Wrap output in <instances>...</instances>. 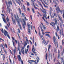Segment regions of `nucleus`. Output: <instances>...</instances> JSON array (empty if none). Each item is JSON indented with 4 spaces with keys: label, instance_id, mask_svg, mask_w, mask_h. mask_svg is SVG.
<instances>
[{
    "label": "nucleus",
    "instance_id": "f257e3e1",
    "mask_svg": "<svg viewBox=\"0 0 64 64\" xmlns=\"http://www.w3.org/2000/svg\"><path fill=\"white\" fill-rule=\"evenodd\" d=\"M16 14H14V18L15 20H16L17 23H18L19 26L20 27V30H22V26H21V25L20 23V22H22V18H19V16H18V14H17V12H16Z\"/></svg>",
    "mask_w": 64,
    "mask_h": 64
},
{
    "label": "nucleus",
    "instance_id": "f03ea898",
    "mask_svg": "<svg viewBox=\"0 0 64 64\" xmlns=\"http://www.w3.org/2000/svg\"><path fill=\"white\" fill-rule=\"evenodd\" d=\"M53 41H54V44L55 46H56V48H58V42L57 41V40H56L55 36H53Z\"/></svg>",
    "mask_w": 64,
    "mask_h": 64
},
{
    "label": "nucleus",
    "instance_id": "7ed1b4c3",
    "mask_svg": "<svg viewBox=\"0 0 64 64\" xmlns=\"http://www.w3.org/2000/svg\"><path fill=\"white\" fill-rule=\"evenodd\" d=\"M54 20H55V22H51V23H50V24L52 26H55V25H57V20H56V18L54 19Z\"/></svg>",
    "mask_w": 64,
    "mask_h": 64
},
{
    "label": "nucleus",
    "instance_id": "20e7f679",
    "mask_svg": "<svg viewBox=\"0 0 64 64\" xmlns=\"http://www.w3.org/2000/svg\"><path fill=\"white\" fill-rule=\"evenodd\" d=\"M6 4L7 7L6 10H7V11H8V10L9 12V13H10V10H11V9L10 8V4H8L7 2L6 3Z\"/></svg>",
    "mask_w": 64,
    "mask_h": 64
},
{
    "label": "nucleus",
    "instance_id": "39448f33",
    "mask_svg": "<svg viewBox=\"0 0 64 64\" xmlns=\"http://www.w3.org/2000/svg\"><path fill=\"white\" fill-rule=\"evenodd\" d=\"M22 21L24 22V23L22 24V26L24 29L25 30V26H26V22L25 20H24V19H22Z\"/></svg>",
    "mask_w": 64,
    "mask_h": 64
},
{
    "label": "nucleus",
    "instance_id": "423d86ee",
    "mask_svg": "<svg viewBox=\"0 0 64 64\" xmlns=\"http://www.w3.org/2000/svg\"><path fill=\"white\" fill-rule=\"evenodd\" d=\"M22 21L24 22V23L22 24V26L24 29L25 30V26H26V22L25 20H24V19H22Z\"/></svg>",
    "mask_w": 64,
    "mask_h": 64
},
{
    "label": "nucleus",
    "instance_id": "0eeeda50",
    "mask_svg": "<svg viewBox=\"0 0 64 64\" xmlns=\"http://www.w3.org/2000/svg\"><path fill=\"white\" fill-rule=\"evenodd\" d=\"M45 18V19H47V17H46V15H45V14H44L43 15V17H42V18L43 19V20H44V21H45L47 23V24H49V23L48 22H47V21H46V20H45V19H44V18Z\"/></svg>",
    "mask_w": 64,
    "mask_h": 64
},
{
    "label": "nucleus",
    "instance_id": "6e6552de",
    "mask_svg": "<svg viewBox=\"0 0 64 64\" xmlns=\"http://www.w3.org/2000/svg\"><path fill=\"white\" fill-rule=\"evenodd\" d=\"M11 17L12 18H11V19H12V21L13 24L15 25H16V20H14V18H13L12 16Z\"/></svg>",
    "mask_w": 64,
    "mask_h": 64
},
{
    "label": "nucleus",
    "instance_id": "1a4fd4ad",
    "mask_svg": "<svg viewBox=\"0 0 64 64\" xmlns=\"http://www.w3.org/2000/svg\"><path fill=\"white\" fill-rule=\"evenodd\" d=\"M40 8V10L42 12H43V13H44L45 14H46V13L47 12H46V10L44 9L43 8H43H42V9H43V10H42V9L41 8Z\"/></svg>",
    "mask_w": 64,
    "mask_h": 64
},
{
    "label": "nucleus",
    "instance_id": "9d476101",
    "mask_svg": "<svg viewBox=\"0 0 64 64\" xmlns=\"http://www.w3.org/2000/svg\"><path fill=\"white\" fill-rule=\"evenodd\" d=\"M60 62L61 64H64V58H63V57H60Z\"/></svg>",
    "mask_w": 64,
    "mask_h": 64
},
{
    "label": "nucleus",
    "instance_id": "9b49d317",
    "mask_svg": "<svg viewBox=\"0 0 64 64\" xmlns=\"http://www.w3.org/2000/svg\"><path fill=\"white\" fill-rule=\"evenodd\" d=\"M48 58L50 60V54H51V58H52V55L51 54V52L50 51H48Z\"/></svg>",
    "mask_w": 64,
    "mask_h": 64
},
{
    "label": "nucleus",
    "instance_id": "f8f14e48",
    "mask_svg": "<svg viewBox=\"0 0 64 64\" xmlns=\"http://www.w3.org/2000/svg\"><path fill=\"white\" fill-rule=\"evenodd\" d=\"M53 0V3H54L56 5L54 6V7H56V8H57V6H58V4L57 3V2L55 1V0Z\"/></svg>",
    "mask_w": 64,
    "mask_h": 64
},
{
    "label": "nucleus",
    "instance_id": "ddd939ff",
    "mask_svg": "<svg viewBox=\"0 0 64 64\" xmlns=\"http://www.w3.org/2000/svg\"><path fill=\"white\" fill-rule=\"evenodd\" d=\"M4 35L5 36H6L8 34V32L6 31L5 30H4Z\"/></svg>",
    "mask_w": 64,
    "mask_h": 64
},
{
    "label": "nucleus",
    "instance_id": "4468645a",
    "mask_svg": "<svg viewBox=\"0 0 64 64\" xmlns=\"http://www.w3.org/2000/svg\"><path fill=\"white\" fill-rule=\"evenodd\" d=\"M60 50L59 49L58 50V59H60Z\"/></svg>",
    "mask_w": 64,
    "mask_h": 64
},
{
    "label": "nucleus",
    "instance_id": "2eb2a0df",
    "mask_svg": "<svg viewBox=\"0 0 64 64\" xmlns=\"http://www.w3.org/2000/svg\"><path fill=\"white\" fill-rule=\"evenodd\" d=\"M6 20L7 22H8L9 24V25H10V22L9 21V18H8V16H7V18H6Z\"/></svg>",
    "mask_w": 64,
    "mask_h": 64
},
{
    "label": "nucleus",
    "instance_id": "dca6fc26",
    "mask_svg": "<svg viewBox=\"0 0 64 64\" xmlns=\"http://www.w3.org/2000/svg\"><path fill=\"white\" fill-rule=\"evenodd\" d=\"M57 7L56 8V10L57 11H60V9L59 8V7L58 6H57Z\"/></svg>",
    "mask_w": 64,
    "mask_h": 64
},
{
    "label": "nucleus",
    "instance_id": "f3484780",
    "mask_svg": "<svg viewBox=\"0 0 64 64\" xmlns=\"http://www.w3.org/2000/svg\"><path fill=\"white\" fill-rule=\"evenodd\" d=\"M20 44H21V43L18 42V51L20 50Z\"/></svg>",
    "mask_w": 64,
    "mask_h": 64
},
{
    "label": "nucleus",
    "instance_id": "a211bd4d",
    "mask_svg": "<svg viewBox=\"0 0 64 64\" xmlns=\"http://www.w3.org/2000/svg\"><path fill=\"white\" fill-rule=\"evenodd\" d=\"M50 16H51V14H52V8L51 7H50Z\"/></svg>",
    "mask_w": 64,
    "mask_h": 64
},
{
    "label": "nucleus",
    "instance_id": "6ab92c4d",
    "mask_svg": "<svg viewBox=\"0 0 64 64\" xmlns=\"http://www.w3.org/2000/svg\"><path fill=\"white\" fill-rule=\"evenodd\" d=\"M33 47L32 49V52L34 54H36V53H37V52H35V51H33V50H34V46H33Z\"/></svg>",
    "mask_w": 64,
    "mask_h": 64
},
{
    "label": "nucleus",
    "instance_id": "aec40b11",
    "mask_svg": "<svg viewBox=\"0 0 64 64\" xmlns=\"http://www.w3.org/2000/svg\"><path fill=\"white\" fill-rule=\"evenodd\" d=\"M27 43L24 40V42L23 43V45H24V47H26V45H27Z\"/></svg>",
    "mask_w": 64,
    "mask_h": 64
},
{
    "label": "nucleus",
    "instance_id": "412c9836",
    "mask_svg": "<svg viewBox=\"0 0 64 64\" xmlns=\"http://www.w3.org/2000/svg\"><path fill=\"white\" fill-rule=\"evenodd\" d=\"M37 2L38 3V4H39V5L40 6H41L42 7V8H43V6H42V4H41V3L40 2H39L38 0L37 1Z\"/></svg>",
    "mask_w": 64,
    "mask_h": 64
},
{
    "label": "nucleus",
    "instance_id": "4be33fe9",
    "mask_svg": "<svg viewBox=\"0 0 64 64\" xmlns=\"http://www.w3.org/2000/svg\"><path fill=\"white\" fill-rule=\"evenodd\" d=\"M57 29H56V30L57 32H58V31L60 30V28H59V26L58 25L57 26Z\"/></svg>",
    "mask_w": 64,
    "mask_h": 64
},
{
    "label": "nucleus",
    "instance_id": "5701e85b",
    "mask_svg": "<svg viewBox=\"0 0 64 64\" xmlns=\"http://www.w3.org/2000/svg\"><path fill=\"white\" fill-rule=\"evenodd\" d=\"M60 12L61 14H62V13H63V14H64V10H60Z\"/></svg>",
    "mask_w": 64,
    "mask_h": 64
},
{
    "label": "nucleus",
    "instance_id": "b1692460",
    "mask_svg": "<svg viewBox=\"0 0 64 64\" xmlns=\"http://www.w3.org/2000/svg\"><path fill=\"white\" fill-rule=\"evenodd\" d=\"M37 58H36V59L37 60V62H38H38H39V60H40V59L39 58L38 56H37Z\"/></svg>",
    "mask_w": 64,
    "mask_h": 64
},
{
    "label": "nucleus",
    "instance_id": "393cba45",
    "mask_svg": "<svg viewBox=\"0 0 64 64\" xmlns=\"http://www.w3.org/2000/svg\"><path fill=\"white\" fill-rule=\"evenodd\" d=\"M45 36H48V37L50 38H51V36H50V34H46Z\"/></svg>",
    "mask_w": 64,
    "mask_h": 64
},
{
    "label": "nucleus",
    "instance_id": "a878e982",
    "mask_svg": "<svg viewBox=\"0 0 64 64\" xmlns=\"http://www.w3.org/2000/svg\"><path fill=\"white\" fill-rule=\"evenodd\" d=\"M18 9L19 10V13L20 14V15H21V10L20 9V8H18Z\"/></svg>",
    "mask_w": 64,
    "mask_h": 64
},
{
    "label": "nucleus",
    "instance_id": "bb28decb",
    "mask_svg": "<svg viewBox=\"0 0 64 64\" xmlns=\"http://www.w3.org/2000/svg\"><path fill=\"white\" fill-rule=\"evenodd\" d=\"M2 20L5 23H6V24L7 22H6V20H5V18H2Z\"/></svg>",
    "mask_w": 64,
    "mask_h": 64
},
{
    "label": "nucleus",
    "instance_id": "cd10ccee",
    "mask_svg": "<svg viewBox=\"0 0 64 64\" xmlns=\"http://www.w3.org/2000/svg\"><path fill=\"white\" fill-rule=\"evenodd\" d=\"M51 45L49 44L48 45V51H49V50H50V48H51Z\"/></svg>",
    "mask_w": 64,
    "mask_h": 64
},
{
    "label": "nucleus",
    "instance_id": "c85d7f7f",
    "mask_svg": "<svg viewBox=\"0 0 64 64\" xmlns=\"http://www.w3.org/2000/svg\"><path fill=\"white\" fill-rule=\"evenodd\" d=\"M27 25L28 28V29H30V24H29V23H28L27 24Z\"/></svg>",
    "mask_w": 64,
    "mask_h": 64
},
{
    "label": "nucleus",
    "instance_id": "c756f323",
    "mask_svg": "<svg viewBox=\"0 0 64 64\" xmlns=\"http://www.w3.org/2000/svg\"><path fill=\"white\" fill-rule=\"evenodd\" d=\"M28 33H29V34H31V30L29 28H28Z\"/></svg>",
    "mask_w": 64,
    "mask_h": 64
},
{
    "label": "nucleus",
    "instance_id": "7c9ffc66",
    "mask_svg": "<svg viewBox=\"0 0 64 64\" xmlns=\"http://www.w3.org/2000/svg\"><path fill=\"white\" fill-rule=\"evenodd\" d=\"M15 1H16V3H18V4H19V5H20V3H21V2H18V1L17 0H15Z\"/></svg>",
    "mask_w": 64,
    "mask_h": 64
},
{
    "label": "nucleus",
    "instance_id": "2f4dec72",
    "mask_svg": "<svg viewBox=\"0 0 64 64\" xmlns=\"http://www.w3.org/2000/svg\"><path fill=\"white\" fill-rule=\"evenodd\" d=\"M23 6L24 7H23V9L24 10V11H26V8H25V6H24V5H23Z\"/></svg>",
    "mask_w": 64,
    "mask_h": 64
},
{
    "label": "nucleus",
    "instance_id": "473e14b6",
    "mask_svg": "<svg viewBox=\"0 0 64 64\" xmlns=\"http://www.w3.org/2000/svg\"><path fill=\"white\" fill-rule=\"evenodd\" d=\"M32 10L34 13H35V11H34V8H32Z\"/></svg>",
    "mask_w": 64,
    "mask_h": 64
},
{
    "label": "nucleus",
    "instance_id": "72a5a7b5",
    "mask_svg": "<svg viewBox=\"0 0 64 64\" xmlns=\"http://www.w3.org/2000/svg\"><path fill=\"white\" fill-rule=\"evenodd\" d=\"M16 49H15L14 50H13L14 51V55H15V53L16 52Z\"/></svg>",
    "mask_w": 64,
    "mask_h": 64
},
{
    "label": "nucleus",
    "instance_id": "f704fd0d",
    "mask_svg": "<svg viewBox=\"0 0 64 64\" xmlns=\"http://www.w3.org/2000/svg\"><path fill=\"white\" fill-rule=\"evenodd\" d=\"M61 53L62 55L63 56V54H64V48L63 49V51H62Z\"/></svg>",
    "mask_w": 64,
    "mask_h": 64
},
{
    "label": "nucleus",
    "instance_id": "c9c22d12",
    "mask_svg": "<svg viewBox=\"0 0 64 64\" xmlns=\"http://www.w3.org/2000/svg\"><path fill=\"white\" fill-rule=\"evenodd\" d=\"M48 57V55L47 54V53H46V60H47V57Z\"/></svg>",
    "mask_w": 64,
    "mask_h": 64
},
{
    "label": "nucleus",
    "instance_id": "e433bc0d",
    "mask_svg": "<svg viewBox=\"0 0 64 64\" xmlns=\"http://www.w3.org/2000/svg\"><path fill=\"white\" fill-rule=\"evenodd\" d=\"M22 17H24L25 16V14H24L23 13H22Z\"/></svg>",
    "mask_w": 64,
    "mask_h": 64
},
{
    "label": "nucleus",
    "instance_id": "4c0bfd02",
    "mask_svg": "<svg viewBox=\"0 0 64 64\" xmlns=\"http://www.w3.org/2000/svg\"><path fill=\"white\" fill-rule=\"evenodd\" d=\"M18 59H19V60H21V56H20V55H19H19H18Z\"/></svg>",
    "mask_w": 64,
    "mask_h": 64
},
{
    "label": "nucleus",
    "instance_id": "58836bf2",
    "mask_svg": "<svg viewBox=\"0 0 64 64\" xmlns=\"http://www.w3.org/2000/svg\"><path fill=\"white\" fill-rule=\"evenodd\" d=\"M42 4H43V5H44V7L46 8H48V6H45V4H44L43 3V2H42Z\"/></svg>",
    "mask_w": 64,
    "mask_h": 64
},
{
    "label": "nucleus",
    "instance_id": "ea45409f",
    "mask_svg": "<svg viewBox=\"0 0 64 64\" xmlns=\"http://www.w3.org/2000/svg\"><path fill=\"white\" fill-rule=\"evenodd\" d=\"M49 42V40H48L47 42H46V44H45V46H46L48 44V43Z\"/></svg>",
    "mask_w": 64,
    "mask_h": 64
},
{
    "label": "nucleus",
    "instance_id": "a19ab883",
    "mask_svg": "<svg viewBox=\"0 0 64 64\" xmlns=\"http://www.w3.org/2000/svg\"><path fill=\"white\" fill-rule=\"evenodd\" d=\"M27 6H30V4H29V2H27Z\"/></svg>",
    "mask_w": 64,
    "mask_h": 64
},
{
    "label": "nucleus",
    "instance_id": "79ce46f5",
    "mask_svg": "<svg viewBox=\"0 0 64 64\" xmlns=\"http://www.w3.org/2000/svg\"><path fill=\"white\" fill-rule=\"evenodd\" d=\"M54 52H55V53H57V50H56V49H54Z\"/></svg>",
    "mask_w": 64,
    "mask_h": 64
},
{
    "label": "nucleus",
    "instance_id": "37998d69",
    "mask_svg": "<svg viewBox=\"0 0 64 64\" xmlns=\"http://www.w3.org/2000/svg\"><path fill=\"white\" fill-rule=\"evenodd\" d=\"M1 31L2 32V33H4V30H3V29L2 28V29H0Z\"/></svg>",
    "mask_w": 64,
    "mask_h": 64
},
{
    "label": "nucleus",
    "instance_id": "c03bdc74",
    "mask_svg": "<svg viewBox=\"0 0 64 64\" xmlns=\"http://www.w3.org/2000/svg\"><path fill=\"white\" fill-rule=\"evenodd\" d=\"M24 47L23 46L22 47V49L21 50V51H22V50H23L24 49Z\"/></svg>",
    "mask_w": 64,
    "mask_h": 64
},
{
    "label": "nucleus",
    "instance_id": "a18cd8bd",
    "mask_svg": "<svg viewBox=\"0 0 64 64\" xmlns=\"http://www.w3.org/2000/svg\"><path fill=\"white\" fill-rule=\"evenodd\" d=\"M0 42H1V40H2V41H4V39L1 38H0Z\"/></svg>",
    "mask_w": 64,
    "mask_h": 64
},
{
    "label": "nucleus",
    "instance_id": "49530a36",
    "mask_svg": "<svg viewBox=\"0 0 64 64\" xmlns=\"http://www.w3.org/2000/svg\"><path fill=\"white\" fill-rule=\"evenodd\" d=\"M12 43H13V46H14V47L15 48V49H16V46H15L14 45V44H15V42L14 43V42H13V41L12 40Z\"/></svg>",
    "mask_w": 64,
    "mask_h": 64
},
{
    "label": "nucleus",
    "instance_id": "de8ad7c7",
    "mask_svg": "<svg viewBox=\"0 0 64 64\" xmlns=\"http://www.w3.org/2000/svg\"><path fill=\"white\" fill-rule=\"evenodd\" d=\"M53 14L54 16H56V15H57V14H56V13L54 12Z\"/></svg>",
    "mask_w": 64,
    "mask_h": 64
},
{
    "label": "nucleus",
    "instance_id": "09e8293b",
    "mask_svg": "<svg viewBox=\"0 0 64 64\" xmlns=\"http://www.w3.org/2000/svg\"><path fill=\"white\" fill-rule=\"evenodd\" d=\"M8 37L9 38V39H10V36H9V34H8L7 35Z\"/></svg>",
    "mask_w": 64,
    "mask_h": 64
},
{
    "label": "nucleus",
    "instance_id": "8fccbe9b",
    "mask_svg": "<svg viewBox=\"0 0 64 64\" xmlns=\"http://www.w3.org/2000/svg\"><path fill=\"white\" fill-rule=\"evenodd\" d=\"M8 4H10V3H12L11 1L10 0V1H9V0H8Z\"/></svg>",
    "mask_w": 64,
    "mask_h": 64
},
{
    "label": "nucleus",
    "instance_id": "3c124183",
    "mask_svg": "<svg viewBox=\"0 0 64 64\" xmlns=\"http://www.w3.org/2000/svg\"><path fill=\"white\" fill-rule=\"evenodd\" d=\"M10 30L12 31V32H14V30H12V28H10Z\"/></svg>",
    "mask_w": 64,
    "mask_h": 64
},
{
    "label": "nucleus",
    "instance_id": "603ef678",
    "mask_svg": "<svg viewBox=\"0 0 64 64\" xmlns=\"http://www.w3.org/2000/svg\"><path fill=\"white\" fill-rule=\"evenodd\" d=\"M45 33H48V34L50 33V32H45Z\"/></svg>",
    "mask_w": 64,
    "mask_h": 64
},
{
    "label": "nucleus",
    "instance_id": "864d4df0",
    "mask_svg": "<svg viewBox=\"0 0 64 64\" xmlns=\"http://www.w3.org/2000/svg\"><path fill=\"white\" fill-rule=\"evenodd\" d=\"M18 32L19 33H20V30L19 29V28H18Z\"/></svg>",
    "mask_w": 64,
    "mask_h": 64
},
{
    "label": "nucleus",
    "instance_id": "5fc2aeb1",
    "mask_svg": "<svg viewBox=\"0 0 64 64\" xmlns=\"http://www.w3.org/2000/svg\"><path fill=\"white\" fill-rule=\"evenodd\" d=\"M22 54H23V55L25 53V51H24V50H23L22 51Z\"/></svg>",
    "mask_w": 64,
    "mask_h": 64
},
{
    "label": "nucleus",
    "instance_id": "6e6d98bb",
    "mask_svg": "<svg viewBox=\"0 0 64 64\" xmlns=\"http://www.w3.org/2000/svg\"><path fill=\"white\" fill-rule=\"evenodd\" d=\"M4 26L5 28L6 29H7V30H8V28L7 27V26Z\"/></svg>",
    "mask_w": 64,
    "mask_h": 64
},
{
    "label": "nucleus",
    "instance_id": "4d7b16f0",
    "mask_svg": "<svg viewBox=\"0 0 64 64\" xmlns=\"http://www.w3.org/2000/svg\"><path fill=\"white\" fill-rule=\"evenodd\" d=\"M27 10L28 11H30V8H28L27 9Z\"/></svg>",
    "mask_w": 64,
    "mask_h": 64
},
{
    "label": "nucleus",
    "instance_id": "13d9d810",
    "mask_svg": "<svg viewBox=\"0 0 64 64\" xmlns=\"http://www.w3.org/2000/svg\"><path fill=\"white\" fill-rule=\"evenodd\" d=\"M9 50L10 51V53H11V54H12V55H13V54H12V51H11V50L10 49Z\"/></svg>",
    "mask_w": 64,
    "mask_h": 64
},
{
    "label": "nucleus",
    "instance_id": "bf43d9fd",
    "mask_svg": "<svg viewBox=\"0 0 64 64\" xmlns=\"http://www.w3.org/2000/svg\"><path fill=\"white\" fill-rule=\"evenodd\" d=\"M4 52L5 53V54H7V52H6V50H4Z\"/></svg>",
    "mask_w": 64,
    "mask_h": 64
},
{
    "label": "nucleus",
    "instance_id": "052dcab7",
    "mask_svg": "<svg viewBox=\"0 0 64 64\" xmlns=\"http://www.w3.org/2000/svg\"><path fill=\"white\" fill-rule=\"evenodd\" d=\"M58 18L60 20H62V18H61L59 16L58 17Z\"/></svg>",
    "mask_w": 64,
    "mask_h": 64
},
{
    "label": "nucleus",
    "instance_id": "680f3d73",
    "mask_svg": "<svg viewBox=\"0 0 64 64\" xmlns=\"http://www.w3.org/2000/svg\"><path fill=\"white\" fill-rule=\"evenodd\" d=\"M45 40H44L42 42V44H43V43H44V42H45Z\"/></svg>",
    "mask_w": 64,
    "mask_h": 64
},
{
    "label": "nucleus",
    "instance_id": "e2e57ef3",
    "mask_svg": "<svg viewBox=\"0 0 64 64\" xmlns=\"http://www.w3.org/2000/svg\"><path fill=\"white\" fill-rule=\"evenodd\" d=\"M56 37H58V34H57V32H56Z\"/></svg>",
    "mask_w": 64,
    "mask_h": 64
},
{
    "label": "nucleus",
    "instance_id": "0e129e2a",
    "mask_svg": "<svg viewBox=\"0 0 64 64\" xmlns=\"http://www.w3.org/2000/svg\"><path fill=\"white\" fill-rule=\"evenodd\" d=\"M28 62L30 64H32V62H30V60H28Z\"/></svg>",
    "mask_w": 64,
    "mask_h": 64
},
{
    "label": "nucleus",
    "instance_id": "69168bd1",
    "mask_svg": "<svg viewBox=\"0 0 64 64\" xmlns=\"http://www.w3.org/2000/svg\"><path fill=\"white\" fill-rule=\"evenodd\" d=\"M38 14H39V15H40V16H42V15L41 14H40L39 12H38Z\"/></svg>",
    "mask_w": 64,
    "mask_h": 64
},
{
    "label": "nucleus",
    "instance_id": "338daca9",
    "mask_svg": "<svg viewBox=\"0 0 64 64\" xmlns=\"http://www.w3.org/2000/svg\"><path fill=\"white\" fill-rule=\"evenodd\" d=\"M60 21L61 22H62V23L63 24V20H62V19L60 20Z\"/></svg>",
    "mask_w": 64,
    "mask_h": 64
},
{
    "label": "nucleus",
    "instance_id": "774afa93",
    "mask_svg": "<svg viewBox=\"0 0 64 64\" xmlns=\"http://www.w3.org/2000/svg\"><path fill=\"white\" fill-rule=\"evenodd\" d=\"M38 35L39 36H41V34L40 33V32H38Z\"/></svg>",
    "mask_w": 64,
    "mask_h": 64
}]
</instances>
